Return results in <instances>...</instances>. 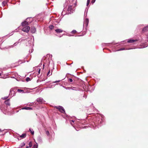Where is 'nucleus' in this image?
<instances>
[{"label": "nucleus", "instance_id": "obj_1", "mask_svg": "<svg viewBox=\"0 0 148 148\" xmlns=\"http://www.w3.org/2000/svg\"><path fill=\"white\" fill-rule=\"evenodd\" d=\"M30 27L28 26H27L24 27L22 29V31L27 33L30 30Z\"/></svg>", "mask_w": 148, "mask_h": 148}, {"label": "nucleus", "instance_id": "obj_2", "mask_svg": "<svg viewBox=\"0 0 148 148\" xmlns=\"http://www.w3.org/2000/svg\"><path fill=\"white\" fill-rule=\"evenodd\" d=\"M55 108L58 109L62 113L65 112V110L61 106H55Z\"/></svg>", "mask_w": 148, "mask_h": 148}, {"label": "nucleus", "instance_id": "obj_3", "mask_svg": "<svg viewBox=\"0 0 148 148\" xmlns=\"http://www.w3.org/2000/svg\"><path fill=\"white\" fill-rule=\"evenodd\" d=\"M74 10V8L72 6L70 5L69 6L68 9V11L69 13H71V12H73Z\"/></svg>", "mask_w": 148, "mask_h": 148}, {"label": "nucleus", "instance_id": "obj_4", "mask_svg": "<svg viewBox=\"0 0 148 148\" xmlns=\"http://www.w3.org/2000/svg\"><path fill=\"white\" fill-rule=\"evenodd\" d=\"M36 101L39 104H41L43 103L44 101L42 98H39L37 99Z\"/></svg>", "mask_w": 148, "mask_h": 148}, {"label": "nucleus", "instance_id": "obj_5", "mask_svg": "<svg viewBox=\"0 0 148 148\" xmlns=\"http://www.w3.org/2000/svg\"><path fill=\"white\" fill-rule=\"evenodd\" d=\"M21 24L23 26L25 27L29 24V22L27 21H25L24 22H22Z\"/></svg>", "mask_w": 148, "mask_h": 148}, {"label": "nucleus", "instance_id": "obj_6", "mask_svg": "<svg viewBox=\"0 0 148 148\" xmlns=\"http://www.w3.org/2000/svg\"><path fill=\"white\" fill-rule=\"evenodd\" d=\"M138 41V40L137 39L133 40L132 39H130L127 41V42L129 43H134Z\"/></svg>", "mask_w": 148, "mask_h": 148}, {"label": "nucleus", "instance_id": "obj_7", "mask_svg": "<svg viewBox=\"0 0 148 148\" xmlns=\"http://www.w3.org/2000/svg\"><path fill=\"white\" fill-rule=\"evenodd\" d=\"M9 101H10V99H7L5 101L4 103H5V104L6 105L8 106H10V103L9 102Z\"/></svg>", "mask_w": 148, "mask_h": 148}, {"label": "nucleus", "instance_id": "obj_8", "mask_svg": "<svg viewBox=\"0 0 148 148\" xmlns=\"http://www.w3.org/2000/svg\"><path fill=\"white\" fill-rule=\"evenodd\" d=\"M55 31L58 34L62 33L63 32V30L62 29H55Z\"/></svg>", "mask_w": 148, "mask_h": 148}, {"label": "nucleus", "instance_id": "obj_9", "mask_svg": "<svg viewBox=\"0 0 148 148\" xmlns=\"http://www.w3.org/2000/svg\"><path fill=\"white\" fill-rule=\"evenodd\" d=\"M30 31L32 33H35L36 31V29L34 27H32L31 28Z\"/></svg>", "mask_w": 148, "mask_h": 148}, {"label": "nucleus", "instance_id": "obj_10", "mask_svg": "<svg viewBox=\"0 0 148 148\" xmlns=\"http://www.w3.org/2000/svg\"><path fill=\"white\" fill-rule=\"evenodd\" d=\"M143 31L144 32H146L148 31V25L145 27L143 29Z\"/></svg>", "mask_w": 148, "mask_h": 148}, {"label": "nucleus", "instance_id": "obj_11", "mask_svg": "<svg viewBox=\"0 0 148 148\" xmlns=\"http://www.w3.org/2000/svg\"><path fill=\"white\" fill-rule=\"evenodd\" d=\"M22 109H25V110H32V108L30 107H25V108H22Z\"/></svg>", "mask_w": 148, "mask_h": 148}, {"label": "nucleus", "instance_id": "obj_12", "mask_svg": "<svg viewBox=\"0 0 148 148\" xmlns=\"http://www.w3.org/2000/svg\"><path fill=\"white\" fill-rule=\"evenodd\" d=\"M26 136V134L25 133H24V134H23L21 135L20 136V137H21L22 138H25V137Z\"/></svg>", "mask_w": 148, "mask_h": 148}, {"label": "nucleus", "instance_id": "obj_13", "mask_svg": "<svg viewBox=\"0 0 148 148\" xmlns=\"http://www.w3.org/2000/svg\"><path fill=\"white\" fill-rule=\"evenodd\" d=\"M17 91L19 92H22L23 93H25V92L24 90H21L20 89H18L17 90Z\"/></svg>", "mask_w": 148, "mask_h": 148}, {"label": "nucleus", "instance_id": "obj_14", "mask_svg": "<svg viewBox=\"0 0 148 148\" xmlns=\"http://www.w3.org/2000/svg\"><path fill=\"white\" fill-rule=\"evenodd\" d=\"M85 23L86 24V25L87 26L88 23V20L87 19H86L85 21Z\"/></svg>", "mask_w": 148, "mask_h": 148}, {"label": "nucleus", "instance_id": "obj_15", "mask_svg": "<svg viewBox=\"0 0 148 148\" xmlns=\"http://www.w3.org/2000/svg\"><path fill=\"white\" fill-rule=\"evenodd\" d=\"M77 32L76 31V30H72L71 32V33L72 34H75Z\"/></svg>", "mask_w": 148, "mask_h": 148}, {"label": "nucleus", "instance_id": "obj_16", "mask_svg": "<svg viewBox=\"0 0 148 148\" xmlns=\"http://www.w3.org/2000/svg\"><path fill=\"white\" fill-rule=\"evenodd\" d=\"M49 28L51 29H52L53 28V26L52 25H50L49 26Z\"/></svg>", "mask_w": 148, "mask_h": 148}, {"label": "nucleus", "instance_id": "obj_17", "mask_svg": "<svg viewBox=\"0 0 148 148\" xmlns=\"http://www.w3.org/2000/svg\"><path fill=\"white\" fill-rule=\"evenodd\" d=\"M29 148L31 147L32 146V144L31 142H30L29 143Z\"/></svg>", "mask_w": 148, "mask_h": 148}, {"label": "nucleus", "instance_id": "obj_18", "mask_svg": "<svg viewBox=\"0 0 148 148\" xmlns=\"http://www.w3.org/2000/svg\"><path fill=\"white\" fill-rule=\"evenodd\" d=\"M30 80H31L30 79L29 77H27L26 78V81H27V82H28V81H30Z\"/></svg>", "mask_w": 148, "mask_h": 148}, {"label": "nucleus", "instance_id": "obj_19", "mask_svg": "<svg viewBox=\"0 0 148 148\" xmlns=\"http://www.w3.org/2000/svg\"><path fill=\"white\" fill-rule=\"evenodd\" d=\"M90 0H87V4H86V5L87 6H88L89 5V4L90 3Z\"/></svg>", "mask_w": 148, "mask_h": 148}, {"label": "nucleus", "instance_id": "obj_20", "mask_svg": "<svg viewBox=\"0 0 148 148\" xmlns=\"http://www.w3.org/2000/svg\"><path fill=\"white\" fill-rule=\"evenodd\" d=\"M25 145V143L23 142L21 143V147H23Z\"/></svg>", "mask_w": 148, "mask_h": 148}, {"label": "nucleus", "instance_id": "obj_21", "mask_svg": "<svg viewBox=\"0 0 148 148\" xmlns=\"http://www.w3.org/2000/svg\"><path fill=\"white\" fill-rule=\"evenodd\" d=\"M29 130L30 131V132L32 135H33L34 134V131H32L31 129H29Z\"/></svg>", "mask_w": 148, "mask_h": 148}, {"label": "nucleus", "instance_id": "obj_22", "mask_svg": "<svg viewBox=\"0 0 148 148\" xmlns=\"http://www.w3.org/2000/svg\"><path fill=\"white\" fill-rule=\"evenodd\" d=\"M50 70H49V71L47 73V75L48 76V75H51L52 74V73H51V74L50 75L49 74H50Z\"/></svg>", "mask_w": 148, "mask_h": 148}, {"label": "nucleus", "instance_id": "obj_23", "mask_svg": "<svg viewBox=\"0 0 148 148\" xmlns=\"http://www.w3.org/2000/svg\"><path fill=\"white\" fill-rule=\"evenodd\" d=\"M46 134L47 136H48L49 134V131H46Z\"/></svg>", "mask_w": 148, "mask_h": 148}, {"label": "nucleus", "instance_id": "obj_24", "mask_svg": "<svg viewBox=\"0 0 148 148\" xmlns=\"http://www.w3.org/2000/svg\"><path fill=\"white\" fill-rule=\"evenodd\" d=\"M38 146L36 144L34 145L33 148H37Z\"/></svg>", "mask_w": 148, "mask_h": 148}, {"label": "nucleus", "instance_id": "obj_25", "mask_svg": "<svg viewBox=\"0 0 148 148\" xmlns=\"http://www.w3.org/2000/svg\"><path fill=\"white\" fill-rule=\"evenodd\" d=\"M8 98V97H5L2 98V99L4 100H6Z\"/></svg>", "mask_w": 148, "mask_h": 148}, {"label": "nucleus", "instance_id": "obj_26", "mask_svg": "<svg viewBox=\"0 0 148 148\" xmlns=\"http://www.w3.org/2000/svg\"><path fill=\"white\" fill-rule=\"evenodd\" d=\"M3 130H1V129H0V132H1V134H0V135H3V134L2 133V132H3Z\"/></svg>", "mask_w": 148, "mask_h": 148}, {"label": "nucleus", "instance_id": "obj_27", "mask_svg": "<svg viewBox=\"0 0 148 148\" xmlns=\"http://www.w3.org/2000/svg\"><path fill=\"white\" fill-rule=\"evenodd\" d=\"M69 80L70 82H72L73 81V79L71 78H69Z\"/></svg>", "mask_w": 148, "mask_h": 148}, {"label": "nucleus", "instance_id": "obj_28", "mask_svg": "<svg viewBox=\"0 0 148 148\" xmlns=\"http://www.w3.org/2000/svg\"><path fill=\"white\" fill-rule=\"evenodd\" d=\"M2 4L4 5H5L6 3V1H3V2L2 3Z\"/></svg>", "mask_w": 148, "mask_h": 148}, {"label": "nucleus", "instance_id": "obj_29", "mask_svg": "<svg viewBox=\"0 0 148 148\" xmlns=\"http://www.w3.org/2000/svg\"><path fill=\"white\" fill-rule=\"evenodd\" d=\"M95 0H92V1H91V3H95Z\"/></svg>", "mask_w": 148, "mask_h": 148}, {"label": "nucleus", "instance_id": "obj_30", "mask_svg": "<svg viewBox=\"0 0 148 148\" xmlns=\"http://www.w3.org/2000/svg\"><path fill=\"white\" fill-rule=\"evenodd\" d=\"M40 69L38 71V74H39L40 73Z\"/></svg>", "mask_w": 148, "mask_h": 148}, {"label": "nucleus", "instance_id": "obj_31", "mask_svg": "<svg viewBox=\"0 0 148 148\" xmlns=\"http://www.w3.org/2000/svg\"><path fill=\"white\" fill-rule=\"evenodd\" d=\"M125 49V48H122L121 49H120L119 50H124Z\"/></svg>", "mask_w": 148, "mask_h": 148}, {"label": "nucleus", "instance_id": "obj_32", "mask_svg": "<svg viewBox=\"0 0 148 148\" xmlns=\"http://www.w3.org/2000/svg\"><path fill=\"white\" fill-rule=\"evenodd\" d=\"M146 36L147 38H148V34H146Z\"/></svg>", "mask_w": 148, "mask_h": 148}, {"label": "nucleus", "instance_id": "obj_33", "mask_svg": "<svg viewBox=\"0 0 148 148\" xmlns=\"http://www.w3.org/2000/svg\"><path fill=\"white\" fill-rule=\"evenodd\" d=\"M26 148H29V146H27L26 147Z\"/></svg>", "mask_w": 148, "mask_h": 148}, {"label": "nucleus", "instance_id": "obj_34", "mask_svg": "<svg viewBox=\"0 0 148 148\" xmlns=\"http://www.w3.org/2000/svg\"><path fill=\"white\" fill-rule=\"evenodd\" d=\"M12 91H13V92H14V91H12L11 90H10V92H12Z\"/></svg>", "mask_w": 148, "mask_h": 148}, {"label": "nucleus", "instance_id": "obj_35", "mask_svg": "<svg viewBox=\"0 0 148 148\" xmlns=\"http://www.w3.org/2000/svg\"><path fill=\"white\" fill-rule=\"evenodd\" d=\"M1 73H0V76H1Z\"/></svg>", "mask_w": 148, "mask_h": 148}, {"label": "nucleus", "instance_id": "obj_36", "mask_svg": "<svg viewBox=\"0 0 148 148\" xmlns=\"http://www.w3.org/2000/svg\"><path fill=\"white\" fill-rule=\"evenodd\" d=\"M71 121H72V122H74L73 120H72Z\"/></svg>", "mask_w": 148, "mask_h": 148}]
</instances>
